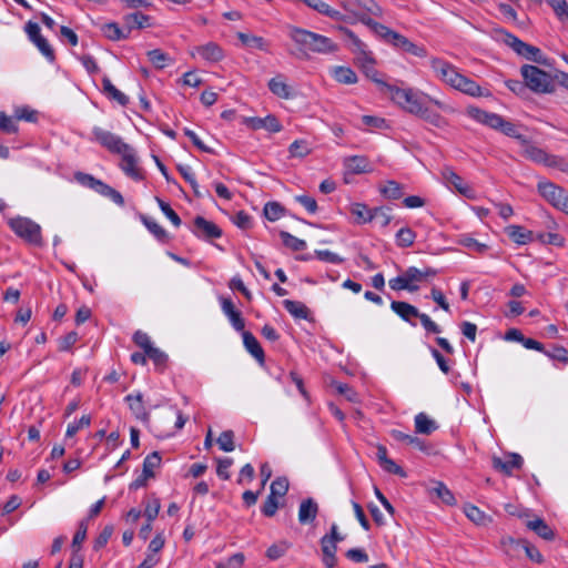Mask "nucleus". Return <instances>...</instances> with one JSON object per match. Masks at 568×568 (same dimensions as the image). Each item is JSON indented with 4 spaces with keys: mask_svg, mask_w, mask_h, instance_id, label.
Returning a JSON list of instances; mask_svg holds the SVG:
<instances>
[{
    "mask_svg": "<svg viewBox=\"0 0 568 568\" xmlns=\"http://www.w3.org/2000/svg\"><path fill=\"white\" fill-rule=\"evenodd\" d=\"M556 16L561 21L568 20V3L566 0H547Z\"/></svg>",
    "mask_w": 568,
    "mask_h": 568,
    "instance_id": "obj_59",
    "label": "nucleus"
},
{
    "mask_svg": "<svg viewBox=\"0 0 568 568\" xmlns=\"http://www.w3.org/2000/svg\"><path fill=\"white\" fill-rule=\"evenodd\" d=\"M416 116L423 119L427 123L438 129H442L447 125V120L444 116H442L438 112L430 110L426 103L424 104L422 111Z\"/></svg>",
    "mask_w": 568,
    "mask_h": 568,
    "instance_id": "obj_33",
    "label": "nucleus"
},
{
    "mask_svg": "<svg viewBox=\"0 0 568 568\" xmlns=\"http://www.w3.org/2000/svg\"><path fill=\"white\" fill-rule=\"evenodd\" d=\"M310 151L308 144L304 140H296L288 148V152L292 158H304L310 153Z\"/></svg>",
    "mask_w": 568,
    "mask_h": 568,
    "instance_id": "obj_57",
    "label": "nucleus"
},
{
    "mask_svg": "<svg viewBox=\"0 0 568 568\" xmlns=\"http://www.w3.org/2000/svg\"><path fill=\"white\" fill-rule=\"evenodd\" d=\"M241 333L245 349L257 361L260 365H264L265 353L257 338L248 331L243 329Z\"/></svg>",
    "mask_w": 568,
    "mask_h": 568,
    "instance_id": "obj_19",
    "label": "nucleus"
},
{
    "mask_svg": "<svg viewBox=\"0 0 568 568\" xmlns=\"http://www.w3.org/2000/svg\"><path fill=\"white\" fill-rule=\"evenodd\" d=\"M527 49L528 50H524V52L520 53L521 57L535 63L548 65L547 58L542 54L539 48L527 43Z\"/></svg>",
    "mask_w": 568,
    "mask_h": 568,
    "instance_id": "obj_46",
    "label": "nucleus"
},
{
    "mask_svg": "<svg viewBox=\"0 0 568 568\" xmlns=\"http://www.w3.org/2000/svg\"><path fill=\"white\" fill-rule=\"evenodd\" d=\"M544 354L554 361L568 363V349L564 346H554L551 349H545Z\"/></svg>",
    "mask_w": 568,
    "mask_h": 568,
    "instance_id": "obj_62",
    "label": "nucleus"
},
{
    "mask_svg": "<svg viewBox=\"0 0 568 568\" xmlns=\"http://www.w3.org/2000/svg\"><path fill=\"white\" fill-rule=\"evenodd\" d=\"M456 90L462 91L465 94L470 97H489L490 92L488 90H483L479 84H477L474 80L463 75L460 81H458Z\"/></svg>",
    "mask_w": 568,
    "mask_h": 568,
    "instance_id": "obj_28",
    "label": "nucleus"
},
{
    "mask_svg": "<svg viewBox=\"0 0 568 568\" xmlns=\"http://www.w3.org/2000/svg\"><path fill=\"white\" fill-rule=\"evenodd\" d=\"M10 230L26 243L41 247L43 245L41 226L29 217L16 216L8 220Z\"/></svg>",
    "mask_w": 568,
    "mask_h": 568,
    "instance_id": "obj_3",
    "label": "nucleus"
},
{
    "mask_svg": "<svg viewBox=\"0 0 568 568\" xmlns=\"http://www.w3.org/2000/svg\"><path fill=\"white\" fill-rule=\"evenodd\" d=\"M354 17L356 18L357 21L362 22L363 24H365L366 27H368L371 29V31L376 36L378 37L382 41L385 39L387 32L389 31L390 28H388L387 26L385 24H382L375 20H373L369 16H372L371 13H367L366 11H362V12H353Z\"/></svg>",
    "mask_w": 568,
    "mask_h": 568,
    "instance_id": "obj_22",
    "label": "nucleus"
},
{
    "mask_svg": "<svg viewBox=\"0 0 568 568\" xmlns=\"http://www.w3.org/2000/svg\"><path fill=\"white\" fill-rule=\"evenodd\" d=\"M121 155V164L120 168L122 171L134 181H142L144 179V174L142 169L138 166V159L135 152L131 145L124 152H120Z\"/></svg>",
    "mask_w": 568,
    "mask_h": 568,
    "instance_id": "obj_13",
    "label": "nucleus"
},
{
    "mask_svg": "<svg viewBox=\"0 0 568 568\" xmlns=\"http://www.w3.org/2000/svg\"><path fill=\"white\" fill-rule=\"evenodd\" d=\"M270 495L275 497H284L288 490V479L286 477H277L271 484Z\"/></svg>",
    "mask_w": 568,
    "mask_h": 568,
    "instance_id": "obj_53",
    "label": "nucleus"
},
{
    "mask_svg": "<svg viewBox=\"0 0 568 568\" xmlns=\"http://www.w3.org/2000/svg\"><path fill=\"white\" fill-rule=\"evenodd\" d=\"M88 526H89L88 519H82L79 523L78 529L72 539L73 552H78L81 548L82 542L85 540L87 532H88Z\"/></svg>",
    "mask_w": 568,
    "mask_h": 568,
    "instance_id": "obj_47",
    "label": "nucleus"
},
{
    "mask_svg": "<svg viewBox=\"0 0 568 568\" xmlns=\"http://www.w3.org/2000/svg\"><path fill=\"white\" fill-rule=\"evenodd\" d=\"M103 92L110 98L115 100L120 105L125 106L129 103V98L116 89L109 78L102 80Z\"/></svg>",
    "mask_w": 568,
    "mask_h": 568,
    "instance_id": "obj_36",
    "label": "nucleus"
},
{
    "mask_svg": "<svg viewBox=\"0 0 568 568\" xmlns=\"http://www.w3.org/2000/svg\"><path fill=\"white\" fill-rule=\"evenodd\" d=\"M332 386L338 394L345 396L348 402H357V393L348 384L333 382Z\"/></svg>",
    "mask_w": 568,
    "mask_h": 568,
    "instance_id": "obj_60",
    "label": "nucleus"
},
{
    "mask_svg": "<svg viewBox=\"0 0 568 568\" xmlns=\"http://www.w3.org/2000/svg\"><path fill=\"white\" fill-rule=\"evenodd\" d=\"M505 232L510 240L519 245L528 244L535 240V234L520 225H509L505 229Z\"/></svg>",
    "mask_w": 568,
    "mask_h": 568,
    "instance_id": "obj_26",
    "label": "nucleus"
},
{
    "mask_svg": "<svg viewBox=\"0 0 568 568\" xmlns=\"http://www.w3.org/2000/svg\"><path fill=\"white\" fill-rule=\"evenodd\" d=\"M146 54L152 64L158 69H163L169 61L168 54L160 49L150 50Z\"/></svg>",
    "mask_w": 568,
    "mask_h": 568,
    "instance_id": "obj_56",
    "label": "nucleus"
},
{
    "mask_svg": "<svg viewBox=\"0 0 568 568\" xmlns=\"http://www.w3.org/2000/svg\"><path fill=\"white\" fill-rule=\"evenodd\" d=\"M150 16L144 14L140 11L129 13L123 17V22L126 29V33H129V36L134 29H143L150 27Z\"/></svg>",
    "mask_w": 568,
    "mask_h": 568,
    "instance_id": "obj_24",
    "label": "nucleus"
},
{
    "mask_svg": "<svg viewBox=\"0 0 568 568\" xmlns=\"http://www.w3.org/2000/svg\"><path fill=\"white\" fill-rule=\"evenodd\" d=\"M389 211V207H374L372 210V221H376L382 227H386L392 221Z\"/></svg>",
    "mask_w": 568,
    "mask_h": 568,
    "instance_id": "obj_50",
    "label": "nucleus"
},
{
    "mask_svg": "<svg viewBox=\"0 0 568 568\" xmlns=\"http://www.w3.org/2000/svg\"><path fill=\"white\" fill-rule=\"evenodd\" d=\"M466 113L478 123L493 130L500 131L509 138L516 139L519 144L526 139L525 135L518 133L517 125L515 123L506 120L497 113L488 112L477 106H468Z\"/></svg>",
    "mask_w": 568,
    "mask_h": 568,
    "instance_id": "obj_2",
    "label": "nucleus"
},
{
    "mask_svg": "<svg viewBox=\"0 0 568 568\" xmlns=\"http://www.w3.org/2000/svg\"><path fill=\"white\" fill-rule=\"evenodd\" d=\"M493 467L506 475H510L514 468L519 469L523 466V457L519 454L511 453L507 456V460H503L500 457L494 456L491 459Z\"/></svg>",
    "mask_w": 568,
    "mask_h": 568,
    "instance_id": "obj_20",
    "label": "nucleus"
},
{
    "mask_svg": "<svg viewBox=\"0 0 568 568\" xmlns=\"http://www.w3.org/2000/svg\"><path fill=\"white\" fill-rule=\"evenodd\" d=\"M283 306L295 318L307 320L310 316V310L302 302L284 300Z\"/></svg>",
    "mask_w": 568,
    "mask_h": 568,
    "instance_id": "obj_34",
    "label": "nucleus"
},
{
    "mask_svg": "<svg viewBox=\"0 0 568 568\" xmlns=\"http://www.w3.org/2000/svg\"><path fill=\"white\" fill-rule=\"evenodd\" d=\"M216 442L223 452L229 453L235 449L233 430L222 432Z\"/></svg>",
    "mask_w": 568,
    "mask_h": 568,
    "instance_id": "obj_54",
    "label": "nucleus"
},
{
    "mask_svg": "<svg viewBox=\"0 0 568 568\" xmlns=\"http://www.w3.org/2000/svg\"><path fill=\"white\" fill-rule=\"evenodd\" d=\"M196 53L209 62H220L224 59V50L215 42H207L206 44L195 48Z\"/></svg>",
    "mask_w": 568,
    "mask_h": 568,
    "instance_id": "obj_23",
    "label": "nucleus"
},
{
    "mask_svg": "<svg viewBox=\"0 0 568 568\" xmlns=\"http://www.w3.org/2000/svg\"><path fill=\"white\" fill-rule=\"evenodd\" d=\"M141 221L158 241L162 243L169 242L170 237L168 232L156 221L145 215L141 216Z\"/></svg>",
    "mask_w": 568,
    "mask_h": 568,
    "instance_id": "obj_35",
    "label": "nucleus"
},
{
    "mask_svg": "<svg viewBox=\"0 0 568 568\" xmlns=\"http://www.w3.org/2000/svg\"><path fill=\"white\" fill-rule=\"evenodd\" d=\"M501 33L504 34V42L507 45H509L517 54L520 55V53H523L524 50H528L527 43L521 41L519 38L514 36L513 33L504 31V30L501 31Z\"/></svg>",
    "mask_w": 568,
    "mask_h": 568,
    "instance_id": "obj_49",
    "label": "nucleus"
},
{
    "mask_svg": "<svg viewBox=\"0 0 568 568\" xmlns=\"http://www.w3.org/2000/svg\"><path fill=\"white\" fill-rule=\"evenodd\" d=\"M520 145L523 148L521 154L526 159L549 168L559 166L562 171H566V169L562 166L565 163L561 158L548 154L545 150L532 144L527 138L523 140Z\"/></svg>",
    "mask_w": 568,
    "mask_h": 568,
    "instance_id": "obj_6",
    "label": "nucleus"
},
{
    "mask_svg": "<svg viewBox=\"0 0 568 568\" xmlns=\"http://www.w3.org/2000/svg\"><path fill=\"white\" fill-rule=\"evenodd\" d=\"M372 210L364 203H354L351 206V213L358 224L372 222Z\"/></svg>",
    "mask_w": 568,
    "mask_h": 568,
    "instance_id": "obj_40",
    "label": "nucleus"
},
{
    "mask_svg": "<svg viewBox=\"0 0 568 568\" xmlns=\"http://www.w3.org/2000/svg\"><path fill=\"white\" fill-rule=\"evenodd\" d=\"M278 509L277 497L268 495L261 507V511L265 517H273Z\"/></svg>",
    "mask_w": 568,
    "mask_h": 568,
    "instance_id": "obj_63",
    "label": "nucleus"
},
{
    "mask_svg": "<svg viewBox=\"0 0 568 568\" xmlns=\"http://www.w3.org/2000/svg\"><path fill=\"white\" fill-rule=\"evenodd\" d=\"M0 131L7 134L18 132V125L13 118L7 115L4 112H0Z\"/></svg>",
    "mask_w": 568,
    "mask_h": 568,
    "instance_id": "obj_61",
    "label": "nucleus"
},
{
    "mask_svg": "<svg viewBox=\"0 0 568 568\" xmlns=\"http://www.w3.org/2000/svg\"><path fill=\"white\" fill-rule=\"evenodd\" d=\"M92 134L94 140L111 153L119 154L129 149V144L123 142L119 135L99 126L93 128Z\"/></svg>",
    "mask_w": 568,
    "mask_h": 568,
    "instance_id": "obj_9",
    "label": "nucleus"
},
{
    "mask_svg": "<svg viewBox=\"0 0 568 568\" xmlns=\"http://www.w3.org/2000/svg\"><path fill=\"white\" fill-rule=\"evenodd\" d=\"M318 513V505L313 498L304 499L298 509V521L302 525L312 523L315 520Z\"/></svg>",
    "mask_w": 568,
    "mask_h": 568,
    "instance_id": "obj_25",
    "label": "nucleus"
},
{
    "mask_svg": "<svg viewBox=\"0 0 568 568\" xmlns=\"http://www.w3.org/2000/svg\"><path fill=\"white\" fill-rule=\"evenodd\" d=\"M287 36L296 47L293 54L300 60H308L312 54L326 55L338 51V44L331 38L300 27L288 26Z\"/></svg>",
    "mask_w": 568,
    "mask_h": 568,
    "instance_id": "obj_1",
    "label": "nucleus"
},
{
    "mask_svg": "<svg viewBox=\"0 0 568 568\" xmlns=\"http://www.w3.org/2000/svg\"><path fill=\"white\" fill-rule=\"evenodd\" d=\"M161 455L159 452H153L151 454H149L144 460H143V469L142 471L150 476L151 478L154 477V469L160 467L161 465Z\"/></svg>",
    "mask_w": 568,
    "mask_h": 568,
    "instance_id": "obj_44",
    "label": "nucleus"
},
{
    "mask_svg": "<svg viewBox=\"0 0 568 568\" xmlns=\"http://www.w3.org/2000/svg\"><path fill=\"white\" fill-rule=\"evenodd\" d=\"M464 513L469 520L477 525H484L487 520L486 514L475 505L466 504L464 506Z\"/></svg>",
    "mask_w": 568,
    "mask_h": 568,
    "instance_id": "obj_45",
    "label": "nucleus"
},
{
    "mask_svg": "<svg viewBox=\"0 0 568 568\" xmlns=\"http://www.w3.org/2000/svg\"><path fill=\"white\" fill-rule=\"evenodd\" d=\"M438 428L435 420L430 419L425 413L415 416V429L418 434L430 435Z\"/></svg>",
    "mask_w": 568,
    "mask_h": 568,
    "instance_id": "obj_37",
    "label": "nucleus"
},
{
    "mask_svg": "<svg viewBox=\"0 0 568 568\" xmlns=\"http://www.w3.org/2000/svg\"><path fill=\"white\" fill-rule=\"evenodd\" d=\"M383 41L402 52L409 53L418 58H425L427 55L425 47L412 42L408 38L392 29H389Z\"/></svg>",
    "mask_w": 568,
    "mask_h": 568,
    "instance_id": "obj_8",
    "label": "nucleus"
},
{
    "mask_svg": "<svg viewBox=\"0 0 568 568\" xmlns=\"http://www.w3.org/2000/svg\"><path fill=\"white\" fill-rule=\"evenodd\" d=\"M26 32L29 39L37 45L39 51L49 60L53 61L55 59L54 50L51 48L45 38L42 37L40 32V27L38 23L29 21L26 24Z\"/></svg>",
    "mask_w": 568,
    "mask_h": 568,
    "instance_id": "obj_12",
    "label": "nucleus"
},
{
    "mask_svg": "<svg viewBox=\"0 0 568 568\" xmlns=\"http://www.w3.org/2000/svg\"><path fill=\"white\" fill-rule=\"evenodd\" d=\"M290 547H291V544L285 540L273 544L267 548L266 557L270 560H276V559L283 557L286 554V551L290 549Z\"/></svg>",
    "mask_w": 568,
    "mask_h": 568,
    "instance_id": "obj_48",
    "label": "nucleus"
},
{
    "mask_svg": "<svg viewBox=\"0 0 568 568\" xmlns=\"http://www.w3.org/2000/svg\"><path fill=\"white\" fill-rule=\"evenodd\" d=\"M220 304L222 312L229 318L233 328L237 332H242L245 329V321L240 311H237L234 306V303L231 298L221 296Z\"/></svg>",
    "mask_w": 568,
    "mask_h": 568,
    "instance_id": "obj_14",
    "label": "nucleus"
},
{
    "mask_svg": "<svg viewBox=\"0 0 568 568\" xmlns=\"http://www.w3.org/2000/svg\"><path fill=\"white\" fill-rule=\"evenodd\" d=\"M247 125L253 130L265 129L271 133L281 132L283 129L280 120L273 114H268L265 118H250L247 119Z\"/></svg>",
    "mask_w": 568,
    "mask_h": 568,
    "instance_id": "obj_17",
    "label": "nucleus"
},
{
    "mask_svg": "<svg viewBox=\"0 0 568 568\" xmlns=\"http://www.w3.org/2000/svg\"><path fill=\"white\" fill-rule=\"evenodd\" d=\"M236 37L241 43L248 49H257L264 52H268L270 43L263 37L245 32H237Z\"/></svg>",
    "mask_w": 568,
    "mask_h": 568,
    "instance_id": "obj_29",
    "label": "nucleus"
},
{
    "mask_svg": "<svg viewBox=\"0 0 568 568\" xmlns=\"http://www.w3.org/2000/svg\"><path fill=\"white\" fill-rule=\"evenodd\" d=\"M537 189L540 195L557 210L568 207V193L564 187L549 181H540Z\"/></svg>",
    "mask_w": 568,
    "mask_h": 568,
    "instance_id": "obj_7",
    "label": "nucleus"
},
{
    "mask_svg": "<svg viewBox=\"0 0 568 568\" xmlns=\"http://www.w3.org/2000/svg\"><path fill=\"white\" fill-rule=\"evenodd\" d=\"M338 30L347 38L352 44V50L356 53H364L367 50V45L348 28L338 27Z\"/></svg>",
    "mask_w": 568,
    "mask_h": 568,
    "instance_id": "obj_43",
    "label": "nucleus"
},
{
    "mask_svg": "<svg viewBox=\"0 0 568 568\" xmlns=\"http://www.w3.org/2000/svg\"><path fill=\"white\" fill-rule=\"evenodd\" d=\"M433 490L436 494V496L440 498L443 503H445L446 505L452 506L456 504L454 494L448 489V487L445 484L440 481L436 483V486L434 487Z\"/></svg>",
    "mask_w": 568,
    "mask_h": 568,
    "instance_id": "obj_52",
    "label": "nucleus"
},
{
    "mask_svg": "<svg viewBox=\"0 0 568 568\" xmlns=\"http://www.w3.org/2000/svg\"><path fill=\"white\" fill-rule=\"evenodd\" d=\"M146 354V357L150 358L156 368L160 371L164 369L168 363V355L162 352L158 347H152Z\"/></svg>",
    "mask_w": 568,
    "mask_h": 568,
    "instance_id": "obj_51",
    "label": "nucleus"
},
{
    "mask_svg": "<svg viewBox=\"0 0 568 568\" xmlns=\"http://www.w3.org/2000/svg\"><path fill=\"white\" fill-rule=\"evenodd\" d=\"M156 202L163 212V214L172 222V224L179 227L182 223L180 216L175 213V211L170 206L169 203L164 202L162 199L156 197Z\"/></svg>",
    "mask_w": 568,
    "mask_h": 568,
    "instance_id": "obj_58",
    "label": "nucleus"
},
{
    "mask_svg": "<svg viewBox=\"0 0 568 568\" xmlns=\"http://www.w3.org/2000/svg\"><path fill=\"white\" fill-rule=\"evenodd\" d=\"M191 232L196 237L204 241L220 239L222 236V230L215 223L200 215L195 216Z\"/></svg>",
    "mask_w": 568,
    "mask_h": 568,
    "instance_id": "obj_10",
    "label": "nucleus"
},
{
    "mask_svg": "<svg viewBox=\"0 0 568 568\" xmlns=\"http://www.w3.org/2000/svg\"><path fill=\"white\" fill-rule=\"evenodd\" d=\"M270 91L282 99H288L291 97V89L285 82L283 74H278L268 81Z\"/></svg>",
    "mask_w": 568,
    "mask_h": 568,
    "instance_id": "obj_31",
    "label": "nucleus"
},
{
    "mask_svg": "<svg viewBox=\"0 0 568 568\" xmlns=\"http://www.w3.org/2000/svg\"><path fill=\"white\" fill-rule=\"evenodd\" d=\"M102 34L111 41H120L128 39L130 36L126 33L125 26L120 27L116 22L104 23L101 27Z\"/></svg>",
    "mask_w": 568,
    "mask_h": 568,
    "instance_id": "obj_30",
    "label": "nucleus"
},
{
    "mask_svg": "<svg viewBox=\"0 0 568 568\" xmlns=\"http://www.w3.org/2000/svg\"><path fill=\"white\" fill-rule=\"evenodd\" d=\"M284 214V207L277 202H267L264 206V215L268 221H276Z\"/></svg>",
    "mask_w": 568,
    "mask_h": 568,
    "instance_id": "obj_55",
    "label": "nucleus"
},
{
    "mask_svg": "<svg viewBox=\"0 0 568 568\" xmlns=\"http://www.w3.org/2000/svg\"><path fill=\"white\" fill-rule=\"evenodd\" d=\"M280 237L283 244L294 252H300L306 248V242L304 240H301L286 231H281Z\"/></svg>",
    "mask_w": 568,
    "mask_h": 568,
    "instance_id": "obj_42",
    "label": "nucleus"
},
{
    "mask_svg": "<svg viewBox=\"0 0 568 568\" xmlns=\"http://www.w3.org/2000/svg\"><path fill=\"white\" fill-rule=\"evenodd\" d=\"M356 60L358 67L367 78L386 89V85L388 84L378 78V71L375 69V59L372 55V52L365 50L364 53H359L357 55Z\"/></svg>",
    "mask_w": 568,
    "mask_h": 568,
    "instance_id": "obj_15",
    "label": "nucleus"
},
{
    "mask_svg": "<svg viewBox=\"0 0 568 568\" xmlns=\"http://www.w3.org/2000/svg\"><path fill=\"white\" fill-rule=\"evenodd\" d=\"M443 176L447 183L452 184L460 194L468 192V186L464 185L462 176H459L453 169L445 168L443 170Z\"/></svg>",
    "mask_w": 568,
    "mask_h": 568,
    "instance_id": "obj_41",
    "label": "nucleus"
},
{
    "mask_svg": "<svg viewBox=\"0 0 568 568\" xmlns=\"http://www.w3.org/2000/svg\"><path fill=\"white\" fill-rule=\"evenodd\" d=\"M526 527L545 540H552L555 538L554 529L542 518L536 517L527 520Z\"/></svg>",
    "mask_w": 568,
    "mask_h": 568,
    "instance_id": "obj_27",
    "label": "nucleus"
},
{
    "mask_svg": "<svg viewBox=\"0 0 568 568\" xmlns=\"http://www.w3.org/2000/svg\"><path fill=\"white\" fill-rule=\"evenodd\" d=\"M415 240L416 233L408 226L400 227L395 235L396 245L400 248L413 246Z\"/></svg>",
    "mask_w": 568,
    "mask_h": 568,
    "instance_id": "obj_39",
    "label": "nucleus"
},
{
    "mask_svg": "<svg viewBox=\"0 0 568 568\" xmlns=\"http://www.w3.org/2000/svg\"><path fill=\"white\" fill-rule=\"evenodd\" d=\"M386 90L396 104L414 115H417L426 103L425 94L414 91L413 89L386 85Z\"/></svg>",
    "mask_w": 568,
    "mask_h": 568,
    "instance_id": "obj_5",
    "label": "nucleus"
},
{
    "mask_svg": "<svg viewBox=\"0 0 568 568\" xmlns=\"http://www.w3.org/2000/svg\"><path fill=\"white\" fill-rule=\"evenodd\" d=\"M124 400L128 403L130 410L136 419L148 423L150 420V413L145 409L143 403V395L141 393L129 394Z\"/></svg>",
    "mask_w": 568,
    "mask_h": 568,
    "instance_id": "obj_18",
    "label": "nucleus"
},
{
    "mask_svg": "<svg viewBox=\"0 0 568 568\" xmlns=\"http://www.w3.org/2000/svg\"><path fill=\"white\" fill-rule=\"evenodd\" d=\"M520 73L530 91L538 94L552 93L555 91L552 77L538 67L524 64L520 69Z\"/></svg>",
    "mask_w": 568,
    "mask_h": 568,
    "instance_id": "obj_4",
    "label": "nucleus"
},
{
    "mask_svg": "<svg viewBox=\"0 0 568 568\" xmlns=\"http://www.w3.org/2000/svg\"><path fill=\"white\" fill-rule=\"evenodd\" d=\"M390 308L394 313H396L403 321L409 323L412 326H416V323L412 320L419 315V311L414 305L402 302V301H393L390 303Z\"/></svg>",
    "mask_w": 568,
    "mask_h": 568,
    "instance_id": "obj_21",
    "label": "nucleus"
},
{
    "mask_svg": "<svg viewBox=\"0 0 568 568\" xmlns=\"http://www.w3.org/2000/svg\"><path fill=\"white\" fill-rule=\"evenodd\" d=\"M133 342L145 353H148L153 347L150 336L142 331H136L134 333Z\"/></svg>",
    "mask_w": 568,
    "mask_h": 568,
    "instance_id": "obj_64",
    "label": "nucleus"
},
{
    "mask_svg": "<svg viewBox=\"0 0 568 568\" xmlns=\"http://www.w3.org/2000/svg\"><path fill=\"white\" fill-rule=\"evenodd\" d=\"M343 165L346 172L352 174H362L372 172L373 168L367 156L365 155H352L347 156L343 161Z\"/></svg>",
    "mask_w": 568,
    "mask_h": 568,
    "instance_id": "obj_16",
    "label": "nucleus"
},
{
    "mask_svg": "<svg viewBox=\"0 0 568 568\" xmlns=\"http://www.w3.org/2000/svg\"><path fill=\"white\" fill-rule=\"evenodd\" d=\"M332 75L338 83L354 84L357 82L356 73L348 67L333 68Z\"/></svg>",
    "mask_w": 568,
    "mask_h": 568,
    "instance_id": "obj_38",
    "label": "nucleus"
},
{
    "mask_svg": "<svg viewBox=\"0 0 568 568\" xmlns=\"http://www.w3.org/2000/svg\"><path fill=\"white\" fill-rule=\"evenodd\" d=\"M381 194L388 200H398L404 195V186L395 180H388L379 186Z\"/></svg>",
    "mask_w": 568,
    "mask_h": 568,
    "instance_id": "obj_32",
    "label": "nucleus"
},
{
    "mask_svg": "<svg viewBox=\"0 0 568 568\" xmlns=\"http://www.w3.org/2000/svg\"><path fill=\"white\" fill-rule=\"evenodd\" d=\"M432 69L444 82L454 89L464 75L459 73L453 64L438 58L432 60Z\"/></svg>",
    "mask_w": 568,
    "mask_h": 568,
    "instance_id": "obj_11",
    "label": "nucleus"
}]
</instances>
